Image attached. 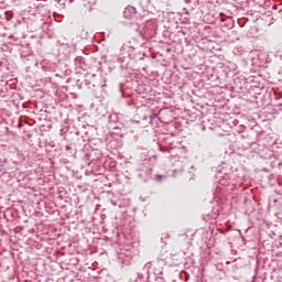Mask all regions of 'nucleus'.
Wrapping results in <instances>:
<instances>
[{
	"label": "nucleus",
	"instance_id": "1",
	"mask_svg": "<svg viewBox=\"0 0 282 282\" xmlns=\"http://www.w3.org/2000/svg\"><path fill=\"white\" fill-rule=\"evenodd\" d=\"M123 19L127 21H130V28L133 30V32H140L142 34V30H144V23H147V20L144 17H142L140 13H138V9L135 7L128 4L123 9Z\"/></svg>",
	"mask_w": 282,
	"mask_h": 282
},
{
	"label": "nucleus",
	"instance_id": "2",
	"mask_svg": "<svg viewBox=\"0 0 282 282\" xmlns=\"http://www.w3.org/2000/svg\"><path fill=\"white\" fill-rule=\"evenodd\" d=\"M77 87L78 89H83V87H86L90 91H96V89H100V87H106V84L102 83V77L96 74H88L86 75V78L83 83H80V80H77Z\"/></svg>",
	"mask_w": 282,
	"mask_h": 282
},
{
	"label": "nucleus",
	"instance_id": "3",
	"mask_svg": "<svg viewBox=\"0 0 282 282\" xmlns=\"http://www.w3.org/2000/svg\"><path fill=\"white\" fill-rule=\"evenodd\" d=\"M149 265H151V262H149L148 264H145L141 271H138V279L139 281H144V279H149Z\"/></svg>",
	"mask_w": 282,
	"mask_h": 282
},
{
	"label": "nucleus",
	"instance_id": "4",
	"mask_svg": "<svg viewBox=\"0 0 282 282\" xmlns=\"http://www.w3.org/2000/svg\"><path fill=\"white\" fill-rule=\"evenodd\" d=\"M74 63L76 69H85L87 67V64L85 63V57L83 56L75 57Z\"/></svg>",
	"mask_w": 282,
	"mask_h": 282
},
{
	"label": "nucleus",
	"instance_id": "5",
	"mask_svg": "<svg viewBox=\"0 0 282 282\" xmlns=\"http://www.w3.org/2000/svg\"><path fill=\"white\" fill-rule=\"evenodd\" d=\"M164 180H166V175L156 174V175L154 176V181H155V182L161 183V182H164Z\"/></svg>",
	"mask_w": 282,
	"mask_h": 282
},
{
	"label": "nucleus",
	"instance_id": "6",
	"mask_svg": "<svg viewBox=\"0 0 282 282\" xmlns=\"http://www.w3.org/2000/svg\"><path fill=\"white\" fill-rule=\"evenodd\" d=\"M154 274H163V269L162 268H155L158 265V262H154Z\"/></svg>",
	"mask_w": 282,
	"mask_h": 282
},
{
	"label": "nucleus",
	"instance_id": "7",
	"mask_svg": "<svg viewBox=\"0 0 282 282\" xmlns=\"http://www.w3.org/2000/svg\"><path fill=\"white\" fill-rule=\"evenodd\" d=\"M151 173H153V169L148 170V175H151Z\"/></svg>",
	"mask_w": 282,
	"mask_h": 282
},
{
	"label": "nucleus",
	"instance_id": "8",
	"mask_svg": "<svg viewBox=\"0 0 282 282\" xmlns=\"http://www.w3.org/2000/svg\"><path fill=\"white\" fill-rule=\"evenodd\" d=\"M130 58H135V56H133L131 53H129Z\"/></svg>",
	"mask_w": 282,
	"mask_h": 282
},
{
	"label": "nucleus",
	"instance_id": "9",
	"mask_svg": "<svg viewBox=\"0 0 282 282\" xmlns=\"http://www.w3.org/2000/svg\"><path fill=\"white\" fill-rule=\"evenodd\" d=\"M185 3H191V0H185Z\"/></svg>",
	"mask_w": 282,
	"mask_h": 282
},
{
	"label": "nucleus",
	"instance_id": "10",
	"mask_svg": "<svg viewBox=\"0 0 282 282\" xmlns=\"http://www.w3.org/2000/svg\"><path fill=\"white\" fill-rule=\"evenodd\" d=\"M130 51L133 52V46H130Z\"/></svg>",
	"mask_w": 282,
	"mask_h": 282
},
{
	"label": "nucleus",
	"instance_id": "11",
	"mask_svg": "<svg viewBox=\"0 0 282 282\" xmlns=\"http://www.w3.org/2000/svg\"><path fill=\"white\" fill-rule=\"evenodd\" d=\"M69 3H74V0H69Z\"/></svg>",
	"mask_w": 282,
	"mask_h": 282
},
{
	"label": "nucleus",
	"instance_id": "12",
	"mask_svg": "<svg viewBox=\"0 0 282 282\" xmlns=\"http://www.w3.org/2000/svg\"><path fill=\"white\" fill-rule=\"evenodd\" d=\"M171 238V236L170 235H167V239H170Z\"/></svg>",
	"mask_w": 282,
	"mask_h": 282
}]
</instances>
